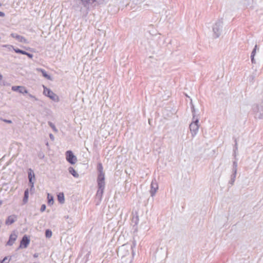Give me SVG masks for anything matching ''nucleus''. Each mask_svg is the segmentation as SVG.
Instances as JSON below:
<instances>
[{"mask_svg":"<svg viewBox=\"0 0 263 263\" xmlns=\"http://www.w3.org/2000/svg\"><path fill=\"white\" fill-rule=\"evenodd\" d=\"M79 6H74L73 7L76 10H79L81 12H87L90 6H96L100 3L98 0H79Z\"/></svg>","mask_w":263,"mask_h":263,"instance_id":"1","label":"nucleus"},{"mask_svg":"<svg viewBox=\"0 0 263 263\" xmlns=\"http://www.w3.org/2000/svg\"><path fill=\"white\" fill-rule=\"evenodd\" d=\"M223 28V22L222 19L218 20L213 25L212 27L213 36L216 39L219 37L222 32Z\"/></svg>","mask_w":263,"mask_h":263,"instance_id":"2","label":"nucleus"},{"mask_svg":"<svg viewBox=\"0 0 263 263\" xmlns=\"http://www.w3.org/2000/svg\"><path fill=\"white\" fill-rule=\"evenodd\" d=\"M105 186V182H98V189L96 195L95 201L96 205H99L102 200Z\"/></svg>","mask_w":263,"mask_h":263,"instance_id":"3","label":"nucleus"},{"mask_svg":"<svg viewBox=\"0 0 263 263\" xmlns=\"http://www.w3.org/2000/svg\"><path fill=\"white\" fill-rule=\"evenodd\" d=\"M132 249V246L128 244H124L119 247L116 250L118 256L123 258L129 254V250Z\"/></svg>","mask_w":263,"mask_h":263,"instance_id":"4","label":"nucleus"},{"mask_svg":"<svg viewBox=\"0 0 263 263\" xmlns=\"http://www.w3.org/2000/svg\"><path fill=\"white\" fill-rule=\"evenodd\" d=\"M255 117L261 119L263 117V101L260 103L255 104L252 107Z\"/></svg>","mask_w":263,"mask_h":263,"instance_id":"5","label":"nucleus"},{"mask_svg":"<svg viewBox=\"0 0 263 263\" xmlns=\"http://www.w3.org/2000/svg\"><path fill=\"white\" fill-rule=\"evenodd\" d=\"M43 93L46 96L49 97L52 100L58 102L59 101L60 99L59 97L54 93L53 91H52L50 89L47 88L44 86V91Z\"/></svg>","mask_w":263,"mask_h":263,"instance_id":"6","label":"nucleus"},{"mask_svg":"<svg viewBox=\"0 0 263 263\" xmlns=\"http://www.w3.org/2000/svg\"><path fill=\"white\" fill-rule=\"evenodd\" d=\"M65 155L66 160L71 164H74L77 162V158L71 151H67Z\"/></svg>","mask_w":263,"mask_h":263,"instance_id":"7","label":"nucleus"},{"mask_svg":"<svg viewBox=\"0 0 263 263\" xmlns=\"http://www.w3.org/2000/svg\"><path fill=\"white\" fill-rule=\"evenodd\" d=\"M190 129L191 131V133L192 134V136L193 137H195L199 129V125L198 123H191L190 125Z\"/></svg>","mask_w":263,"mask_h":263,"instance_id":"8","label":"nucleus"},{"mask_svg":"<svg viewBox=\"0 0 263 263\" xmlns=\"http://www.w3.org/2000/svg\"><path fill=\"white\" fill-rule=\"evenodd\" d=\"M158 189V184L157 182H151L149 192L152 197H154Z\"/></svg>","mask_w":263,"mask_h":263,"instance_id":"9","label":"nucleus"},{"mask_svg":"<svg viewBox=\"0 0 263 263\" xmlns=\"http://www.w3.org/2000/svg\"><path fill=\"white\" fill-rule=\"evenodd\" d=\"M11 36L12 37H13L14 39H15L19 42L25 43V44L28 43V42L27 39H26L23 36L20 35L16 33H12L11 34Z\"/></svg>","mask_w":263,"mask_h":263,"instance_id":"10","label":"nucleus"},{"mask_svg":"<svg viewBox=\"0 0 263 263\" xmlns=\"http://www.w3.org/2000/svg\"><path fill=\"white\" fill-rule=\"evenodd\" d=\"M98 171L99 172L98 181H104L105 179L104 174L103 172V166L101 163L98 164Z\"/></svg>","mask_w":263,"mask_h":263,"instance_id":"11","label":"nucleus"},{"mask_svg":"<svg viewBox=\"0 0 263 263\" xmlns=\"http://www.w3.org/2000/svg\"><path fill=\"white\" fill-rule=\"evenodd\" d=\"M30 242V239L28 238L26 235L23 236L22 240L21 241L20 245L19 248H26L28 247L29 243Z\"/></svg>","mask_w":263,"mask_h":263,"instance_id":"12","label":"nucleus"},{"mask_svg":"<svg viewBox=\"0 0 263 263\" xmlns=\"http://www.w3.org/2000/svg\"><path fill=\"white\" fill-rule=\"evenodd\" d=\"M12 90L14 91H18L21 93H27L28 90L24 86H14L12 87Z\"/></svg>","mask_w":263,"mask_h":263,"instance_id":"13","label":"nucleus"},{"mask_svg":"<svg viewBox=\"0 0 263 263\" xmlns=\"http://www.w3.org/2000/svg\"><path fill=\"white\" fill-rule=\"evenodd\" d=\"M17 237V235L15 232H13L10 235L9 239L8 241L7 242V245L8 246H12L15 241L16 240V238Z\"/></svg>","mask_w":263,"mask_h":263,"instance_id":"14","label":"nucleus"},{"mask_svg":"<svg viewBox=\"0 0 263 263\" xmlns=\"http://www.w3.org/2000/svg\"><path fill=\"white\" fill-rule=\"evenodd\" d=\"M17 219V216L15 215H12L8 217L6 220V224L10 225L14 223Z\"/></svg>","mask_w":263,"mask_h":263,"instance_id":"15","label":"nucleus"},{"mask_svg":"<svg viewBox=\"0 0 263 263\" xmlns=\"http://www.w3.org/2000/svg\"><path fill=\"white\" fill-rule=\"evenodd\" d=\"M237 161H234L233 163V174L232 176L231 181H234V180H235V175H236V171H237Z\"/></svg>","mask_w":263,"mask_h":263,"instance_id":"16","label":"nucleus"},{"mask_svg":"<svg viewBox=\"0 0 263 263\" xmlns=\"http://www.w3.org/2000/svg\"><path fill=\"white\" fill-rule=\"evenodd\" d=\"M36 71L41 72L43 77H45V78H46L47 79L50 80H51V76H49V74H48L45 70L41 69V68H37Z\"/></svg>","mask_w":263,"mask_h":263,"instance_id":"17","label":"nucleus"},{"mask_svg":"<svg viewBox=\"0 0 263 263\" xmlns=\"http://www.w3.org/2000/svg\"><path fill=\"white\" fill-rule=\"evenodd\" d=\"M58 200L61 203H63L65 201L64 195L63 193H60L58 195Z\"/></svg>","mask_w":263,"mask_h":263,"instance_id":"18","label":"nucleus"},{"mask_svg":"<svg viewBox=\"0 0 263 263\" xmlns=\"http://www.w3.org/2000/svg\"><path fill=\"white\" fill-rule=\"evenodd\" d=\"M34 178V174L31 168L28 170V179L29 181H32L33 179Z\"/></svg>","mask_w":263,"mask_h":263,"instance_id":"19","label":"nucleus"},{"mask_svg":"<svg viewBox=\"0 0 263 263\" xmlns=\"http://www.w3.org/2000/svg\"><path fill=\"white\" fill-rule=\"evenodd\" d=\"M28 196H29V189H27L25 191L24 197V198L23 200L24 203H26L27 202L28 200Z\"/></svg>","mask_w":263,"mask_h":263,"instance_id":"20","label":"nucleus"},{"mask_svg":"<svg viewBox=\"0 0 263 263\" xmlns=\"http://www.w3.org/2000/svg\"><path fill=\"white\" fill-rule=\"evenodd\" d=\"M69 172L74 177L78 176V174L77 173L76 171L72 167H70L69 168Z\"/></svg>","mask_w":263,"mask_h":263,"instance_id":"21","label":"nucleus"},{"mask_svg":"<svg viewBox=\"0 0 263 263\" xmlns=\"http://www.w3.org/2000/svg\"><path fill=\"white\" fill-rule=\"evenodd\" d=\"M193 118L192 123H198L199 118L196 114H192Z\"/></svg>","mask_w":263,"mask_h":263,"instance_id":"22","label":"nucleus"},{"mask_svg":"<svg viewBox=\"0 0 263 263\" xmlns=\"http://www.w3.org/2000/svg\"><path fill=\"white\" fill-rule=\"evenodd\" d=\"M234 141H235V145L234 146L233 151H234V155L235 157L236 155V151L238 149L237 142V140L236 138L234 139Z\"/></svg>","mask_w":263,"mask_h":263,"instance_id":"23","label":"nucleus"},{"mask_svg":"<svg viewBox=\"0 0 263 263\" xmlns=\"http://www.w3.org/2000/svg\"><path fill=\"white\" fill-rule=\"evenodd\" d=\"M139 221V217L138 215L133 216L132 218V222L135 224V225H137Z\"/></svg>","mask_w":263,"mask_h":263,"instance_id":"24","label":"nucleus"},{"mask_svg":"<svg viewBox=\"0 0 263 263\" xmlns=\"http://www.w3.org/2000/svg\"><path fill=\"white\" fill-rule=\"evenodd\" d=\"M255 75H256L255 74L253 73L249 76L248 79L250 83H254V80H255Z\"/></svg>","mask_w":263,"mask_h":263,"instance_id":"25","label":"nucleus"},{"mask_svg":"<svg viewBox=\"0 0 263 263\" xmlns=\"http://www.w3.org/2000/svg\"><path fill=\"white\" fill-rule=\"evenodd\" d=\"M54 202L53 198L52 196H50L49 194H48V203L49 204H53Z\"/></svg>","mask_w":263,"mask_h":263,"instance_id":"26","label":"nucleus"},{"mask_svg":"<svg viewBox=\"0 0 263 263\" xmlns=\"http://www.w3.org/2000/svg\"><path fill=\"white\" fill-rule=\"evenodd\" d=\"M46 237L47 238H50L52 236V232L50 230H46L45 232Z\"/></svg>","mask_w":263,"mask_h":263,"instance_id":"27","label":"nucleus"},{"mask_svg":"<svg viewBox=\"0 0 263 263\" xmlns=\"http://www.w3.org/2000/svg\"><path fill=\"white\" fill-rule=\"evenodd\" d=\"M14 50L15 51V52L16 53H21V54H27V52L24 51V50H22L20 49H18V48H16V49H14Z\"/></svg>","mask_w":263,"mask_h":263,"instance_id":"28","label":"nucleus"},{"mask_svg":"<svg viewBox=\"0 0 263 263\" xmlns=\"http://www.w3.org/2000/svg\"><path fill=\"white\" fill-rule=\"evenodd\" d=\"M257 49V45H256L251 52V57H255Z\"/></svg>","mask_w":263,"mask_h":263,"instance_id":"29","label":"nucleus"},{"mask_svg":"<svg viewBox=\"0 0 263 263\" xmlns=\"http://www.w3.org/2000/svg\"><path fill=\"white\" fill-rule=\"evenodd\" d=\"M253 2V0H245V4L247 7H251V4Z\"/></svg>","mask_w":263,"mask_h":263,"instance_id":"30","label":"nucleus"},{"mask_svg":"<svg viewBox=\"0 0 263 263\" xmlns=\"http://www.w3.org/2000/svg\"><path fill=\"white\" fill-rule=\"evenodd\" d=\"M48 124L49 125V126L52 128V129L55 132H58V129L56 128L55 125L52 123H51L50 122H48Z\"/></svg>","mask_w":263,"mask_h":263,"instance_id":"31","label":"nucleus"},{"mask_svg":"<svg viewBox=\"0 0 263 263\" xmlns=\"http://www.w3.org/2000/svg\"><path fill=\"white\" fill-rule=\"evenodd\" d=\"M10 258H8V257H5L2 261L1 263H9Z\"/></svg>","mask_w":263,"mask_h":263,"instance_id":"32","label":"nucleus"},{"mask_svg":"<svg viewBox=\"0 0 263 263\" xmlns=\"http://www.w3.org/2000/svg\"><path fill=\"white\" fill-rule=\"evenodd\" d=\"M190 104H191V111H192V114H196L195 106L193 105V104L192 101L191 102Z\"/></svg>","mask_w":263,"mask_h":263,"instance_id":"33","label":"nucleus"},{"mask_svg":"<svg viewBox=\"0 0 263 263\" xmlns=\"http://www.w3.org/2000/svg\"><path fill=\"white\" fill-rule=\"evenodd\" d=\"M3 47L7 48L9 50H11L12 49L14 50L15 49L12 45H3Z\"/></svg>","mask_w":263,"mask_h":263,"instance_id":"34","label":"nucleus"},{"mask_svg":"<svg viewBox=\"0 0 263 263\" xmlns=\"http://www.w3.org/2000/svg\"><path fill=\"white\" fill-rule=\"evenodd\" d=\"M125 220V218H124L123 220H121L120 221H118V225H119V228L124 223V222Z\"/></svg>","mask_w":263,"mask_h":263,"instance_id":"35","label":"nucleus"},{"mask_svg":"<svg viewBox=\"0 0 263 263\" xmlns=\"http://www.w3.org/2000/svg\"><path fill=\"white\" fill-rule=\"evenodd\" d=\"M29 186L30 187V191L31 192L32 190L34 189L33 182H29Z\"/></svg>","mask_w":263,"mask_h":263,"instance_id":"36","label":"nucleus"},{"mask_svg":"<svg viewBox=\"0 0 263 263\" xmlns=\"http://www.w3.org/2000/svg\"><path fill=\"white\" fill-rule=\"evenodd\" d=\"M46 209V205L45 204H42L41 208L40 209L41 212H44Z\"/></svg>","mask_w":263,"mask_h":263,"instance_id":"37","label":"nucleus"},{"mask_svg":"<svg viewBox=\"0 0 263 263\" xmlns=\"http://www.w3.org/2000/svg\"><path fill=\"white\" fill-rule=\"evenodd\" d=\"M2 121H3L4 122H5L6 123H7L9 124L12 123V121L10 120H7V119H2Z\"/></svg>","mask_w":263,"mask_h":263,"instance_id":"38","label":"nucleus"},{"mask_svg":"<svg viewBox=\"0 0 263 263\" xmlns=\"http://www.w3.org/2000/svg\"><path fill=\"white\" fill-rule=\"evenodd\" d=\"M28 96L30 98L34 99L35 100H37V99L35 98V97L32 95L31 94H29Z\"/></svg>","mask_w":263,"mask_h":263,"instance_id":"39","label":"nucleus"},{"mask_svg":"<svg viewBox=\"0 0 263 263\" xmlns=\"http://www.w3.org/2000/svg\"><path fill=\"white\" fill-rule=\"evenodd\" d=\"M251 62L253 64H255L256 63L255 60L254 59V57H251Z\"/></svg>","mask_w":263,"mask_h":263,"instance_id":"40","label":"nucleus"},{"mask_svg":"<svg viewBox=\"0 0 263 263\" xmlns=\"http://www.w3.org/2000/svg\"><path fill=\"white\" fill-rule=\"evenodd\" d=\"M25 55H27L30 59H32L33 57V55L32 54H30L28 52H27V54H25Z\"/></svg>","mask_w":263,"mask_h":263,"instance_id":"41","label":"nucleus"},{"mask_svg":"<svg viewBox=\"0 0 263 263\" xmlns=\"http://www.w3.org/2000/svg\"><path fill=\"white\" fill-rule=\"evenodd\" d=\"M0 16H1V17L5 16V13L3 12L0 11Z\"/></svg>","mask_w":263,"mask_h":263,"instance_id":"42","label":"nucleus"},{"mask_svg":"<svg viewBox=\"0 0 263 263\" xmlns=\"http://www.w3.org/2000/svg\"><path fill=\"white\" fill-rule=\"evenodd\" d=\"M49 137L51 139H52V140H54V136L52 134H50L49 135Z\"/></svg>","mask_w":263,"mask_h":263,"instance_id":"43","label":"nucleus"},{"mask_svg":"<svg viewBox=\"0 0 263 263\" xmlns=\"http://www.w3.org/2000/svg\"><path fill=\"white\" fill-rule=\"evenodd\" d=\"M3 79V75L0 73V81H2Z\"/></svg>","mask_w":263,"mask_h":263,"instance_id":"44","label":"nucleus"},{"mask_svg":"<svg viewBox=\"0 0 263 263\" xmlns=\"http://www.w3.org/2000/svg\"><path fill=\"white\" fill-rule=\"evenodd\" d=\"M68 223H72V220H71V219H70V220L68 221Z\"/></svg>","mask_w":263,"mask_h":263,"instance_id":"45","label":"nucleus"},{"mask_svg":"<svg viewBox=\"0 0 263 263\" xmlns=\"http://www.w3.org/2000/svg\"><path fill=\"white\" fill-rule=\"evenodd\" d=\"M65 218H66V219H69V216H65Z\"/></svg>","mask_w":263,"mask_h":263,"instance_id":"46","label":"nucleus"},{"mask_svg":"<svg viewBox=\"0 0 263 263\" xmlns=\"http://www.w3.org/2000/svg\"><path fill=\"white\" fill-rule=\"evenodd\" d=\"M233 182H231V183H230L231 185H233Z\"/></svg>","mask_w":263,"mask_h":263,"instance_id":"47","label":"nucleus"},{"mask_svg":"<svg viewBox=\"0 0 263 263\" xmlns=\"http://www.w3.org/2000/svg\"><path fill=\"white\" fill-rule=\"evenodd\" d=\"M2 204V201H0V205Z\"/></svg>","mask_w":263,"mask_h":263,"instance_id":"48","label":"nucleus"},{"mask_svg":"<svg viewBox=\"0 0 263 263\" xmlns=\"http://www.w3.org/2000/svg\"><path fill=\"white\" fill-rule=\"evenodd\" d=\"M122 211H121V212H120V215H121V216L122 215Z\"/></svg>","mask_w":263,"mask_h":263,"instance_id":"49","label":"nucleus"}]
</instances>
